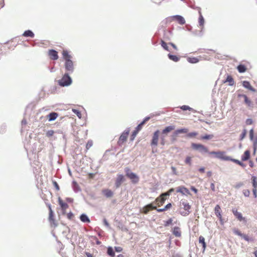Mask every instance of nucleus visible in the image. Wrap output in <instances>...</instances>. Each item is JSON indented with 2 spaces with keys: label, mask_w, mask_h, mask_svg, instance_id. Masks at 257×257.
<instances>
[{
  "label": "nucleus",
  "mask_w": 257,
  "mask_h": 257,
  "mask_svg": "<svg viewBox=\"0 0 257 257\" xmlns=\"http://www.w3.org/2000/svg\"><path fill=\"white\" fill-rule=\"evenodd\" d=\"M124 172L126 176L129 178L131 182L134 184H137L140 181V178L136 174L133 172L129 168L126 167L124 168Z\"/></svg>",
  "instance_id": "nucleus-1"
},
{
  "label": "nucleus",
  "mask_w": 257,
  "mask_h": 257,
  "mask_svg": "<svg viewBox=\"0 0 257 257\" xmlns=\"http://www.w3.org/2000/svg\"><path fill=\"white\" fill-rule=\"evenodd\" d=\"M72 79L68 73H65L62 78L58 81L59 85L63 87L70 85L72 83Z\"/></svg>",
  "instance_id": "nucleus-2"
},
{
  "label": "nucleus",
  "mask_w": 257,
  "mask_h": 257,
  "mask_svg": "<svg viewBox=\"0 0 257 257\" xmlns=\"http://www.w3.org/2000/svg\"><path fill=\"white\" fill-rule=\"evenodd\" d=\"M191 147L193 149L198 151L202 154H207L208 152V148L200 144L192 143Z\"/></svg>",
  "instance_id": "nucleus-3"
},
{
  "label": "nucleus",
  "mask_w": 257,
  "mask_h": 257,
  "mask_svg": "<svg viewBox=\"0 0 257 257\" xmlns=\"http://www.w3.org/2000/svg\"><path fill=\"white\" fill-rule=\"evenodd\" d=\"M180 205L183 206V209L185 210V211L181 212V214L184 216L189 215L191 212L190 211L191 209V205H190L187 201L185 200H181L180 201Z\"/></svg>",
  "instance_id": "nucleus-4"
},
{
  "label": "nucleus",
  "mask_w": 257,
  "mask_h": 257,
  "mask_svg": "<svg viewBox=\"0 0 257 257\" xmlns=\"http://www.w3.org/2000/svg\"><path fill=\"white\" fill-rule=\"evenodd\" d=\"M167 21L175 20L179 24L184 25L185 24V20L184 18L180 15H175L168 17L167 18Z\"/></svg>",
  "instance_id": "nucleus-5"
},
{
  "label": "nucleus",
  "mask_w": 257,
  "mask_h": 257,
  "mask_svg": "<svg viewBox=\"0 0 257 257\" xmlns=\"http://www.w3.org/2000/svg\"><path fill=\"white\" fill-rule=\"evenodd\" d=\"M129 132H130V130L129 129H126L120 135V137L119 138L118 141L117 142L118 145L119 146L122 145V144L125 141H126V140L127 139V136L128 135Z\"/></svg>",
  "instance_id": "nucleus-6"
},
{
  "label": "nucleus",
  "mask_w": 257,
  "mask_h": 257,
  "mask_svg": "<svg viewBox=\"0 0 257 257\" xmlns=\"http://www.w3.org/2000/svg\"><path fill=\"white\" fill-rule=\"evenodd\" d=\"M125 181V177L122 174H117L115 181V187L116 188H118L120 187L122 183Z\"/></svg>",
  "instance_id": "nucleus-7"
},
{
  "label": "nucleus",
  "mask_w": 257,
  "mask_h": 257,
  "mask_svg": "<svg viewBox=\"0 0 257 257\" xmlns=\"http://www.w3.org/2000/svg\"><path fill=\"white\" fill-rule=\"evenodd\" d=\"M65 68L67 71L69 73H72L74 71V67L73 62L71 59H67L65 62Z\"/></svg>",
  "instance_id": "nucleus-8"
},
{
  "label": "nucleus",
  "mask_w": 257,
  "mask_h": 257,
  "mask_svg": "<svg viewBox=\"0 0 257 257\" xmlns=\"http://www.w3.org/2000/svg\"><path fill=\"white\" fill-rule=\"evenodd\" d=\"M159 134L160 131L159 130L154 132L151 141L152 146H157L158 145Z\"/></svg>",
  "instance_id": "nucleus-9"
},
{
  "label": "nucleus",
  "mask_w": 257,
  "mask_h": 257,
  "mask_svg": "<svg viewBox=\"0 0 257 257\" xmlns=\"http://www.w3.org/2000/svg\"><path fill=\"white\" fill-rule=\"evenodd\" d=\"M188 132V129L183 128H180L176 130L173 134L172 136V140L173 141H175L176 140L177 136L182 133H186Z\"/></svg>",
  "instance_id": "nucleus-10"
},
{
  "label": "nucleus",
  "mask_w": 257,
  "mask_h": 257,
  "mask_svg": "<svg viewBox=\"0 0 257 257\" xmlns=\"http://www.w3.org/2000/svg\"><path fill=\"white\" fill-rule=\"evenodd\" d=\"M177 192L180 193L182 195H190L189 190L183 186H179L177 188Z\"/></svg>",
  "instance_id": "nucleus-11"
},
{
  "label": "nucleus",
  "mask_w": 257,
  "mask_h": 257,
  "mask_svg": "<svg viewBox=\"0 0 257 257\" xmlns=\"http://www.w3.org/2000/svg\"><path fill=\"white\" fill-rule=\"evenodd\" d=\"M215 157L224 161H228L227 158H229V156L225 155V152L224 151H218L217 155L215 156Z\"/></svg>",
  "instance_id": "nucleus-12"
},
{
  "label": "nucleus",
  "mask_w": 257,
  "mask_h": 257,
  "mask_svg": "<svg viewBox=\"0 0 257 257\" xmlns=\"http://www.w3.org/2000/svg\"><path fill=\"white\" fill-rule=\"evenodd\" d=\"M48 55L50 58L53 60H56L58 59L57 52L53 49L50 50L49 51Z\"/></svg>",
  "instance_id": "nucleus-13"
},
{
  "label": "nucleus",
  "mask_w": 257,
  "mask_h": 257,
  "mask_svg": "<svg viewBox=\"0 0 257 257\" xmlns=\"http://www.w3.org/2000/svg\"><path fill=\"white\" fill-rule=\"evenodd\" d=\"M197 10L198 11V13L199 15V19H198L199 25L200 26H201L203 28L204 26L205 21H204L203 17L201 14V8L200 7H197Z\"/></svg>",
  "instance_id": "nucleus-14"
},
{
  "label": "nucleus",
  "mask_w": 257,
  "mask_h": 257,
  "mask_svg": "<svg viewBox=\"0 0 257 257\" xmlns=\"http://www.w3.org/2000/svg\"><path fill=\"white\" fill-rule=\"evenodd\" d=\"M142 126L143 125H141V124L140 123L136 127L135 130H134L133 131V132L132 133V134L131 135V139H130L131 141H133L134 140V139L136 137V136L138 134V133H139V132L142 129Z\"/></svg>",
  "instance_id": "nucleus-15"
},
{
  "label": "nucleus",
  "mask_w": 257,
  "mask_h": 257,
  "mask_svg": "<svg viewBox=\"0 0 257 257\" xmlns=\"http://www.w3.org/2000/svg\"><path fill=\"white\" fill-rule=\"evenodd\" d=\"M58 203L61 206L63 213H65L66 210L68 208V204L64 202L60 197L58 198Z\"/></svg>",
  "instance_id": "nucleus-16"
},
{
  "label": "nucleus",
  "mask_w": 257,
  "mask_h": 257,
  "mask_svg": "<svg viewBox=\"0 0 257 257\" xmlns=\"http://www.w3.org/2000/svg\"><path fill=\"white\" fill-rule=\"evenodd\" d=\"M166 199H167V197H165V196H162V194L160 197H158L156 199L155 201H156L157 205H158V206H160V205H163Z\"/></svg>",
  "instance_id": "nucleus-17"
},
{
  "label": "nucleus",
  "mask_w": 257,
  "mask_h": 257,
  "mask_svg": "<svg viewBox=\"0 0 257 257\" xmlns=\"http://www.w3.org/2000/svg\"><path fill=\"white\" fill-rule=\"evenodd\" d=\"M232 211L233 215L238 219V220L239 221L244 220L245 218L242 217L241 213L238 212L236 209H232Z\"/></svg>",
  "instance_id": "nucleus-18"
},
{
  "label": "nucleus",
  "mask_w": 257,
  "mask_h": 257,
  "mask_svg": "<svg viewBox=\"0 0 257 257\" xmlns=\"http://www.w3.org/2000/svg\"><path fill=\"white\" fill-rule=\"evenodd\" d=\"M242 86L248 90L251 91L252 92H255L256 90L253 87H252L249 83V81H243L242 82Z\"/></svg>",
  "instance_id": "nucleus-19"
},
{
  "label": "nucleus",
  "mask_w": 257,
  "mask_h": 257,
  "mask_svg": "<svg viewBox=\"0 0 257 257\" xmlns=\"http://www.w3.org/2000/svg\"><path fill=\"white\" fill-rule=\"evenodd\" d=\"M47 206H48L49 210V220L50 222H54V213L53 211L51 208V205L50 203H46Z\"/></svg>",
  "instance_id": "nucleus-20"
},
{
  "label": "nucleus",
  "mask_w": 257,
  "mask_h": 257,
  "mask_svg": "<svg viewBox=\"0 0 257 257\" xmlns=\"http://www.w3.org/2000/svg\"><path fill=\"white\" fill-rule=\"evenodd\" d=\"M214 213L218 219H221V217H222L221 210L220 206L218 204L214 208Z\"/></svg>",
  "instance_id": "nucleus-21"
},
{
  "label": "nucleus",
  "mask_w": 257,
  "mask_h": 257,
  "mask_svg": "<svg viewBox=\"0 0 257 257\" xmlns=\"http://www.w3.org/2000/svg\"><path fill=\"white\" fill-rule=\"evenodd\" d=\"M102 192L106 198H110L113 195V192L108 189L102 190Z\"/></svg>",
  "instance_id": "nucleus-22"
},
{
  "label": "nucleus",
  "mask_w": 257,
  "mask_h": 257,
  "mask_svg": "<svg viewBox=\"0 0 257 257\" xmlns=\"http://www.w3.org/2000/svg\"><path fill=\"white\" fill-rule=\"evenodd\" d=\"M72 186L73 191L75 193H77L81 191V189L78 185V183L75 181H73L72 183Z\"/></svg>",
  "instance_id": "nucleus-23"
},
{
  "label": "nucleus",
  "mask_w": 257,
  "mask_h": 257,
  "mask_svg": "<svg viewBox=\"0 0 257 257\" xmlns=\"http://www.w3.org/2000/svg\"><path fill=\"white\" fill-rule=\"evenodd\" d=\"M250 158V151L249 150H246L243 155L241 156V160L242 161H245L248 160Z\"/></svg>",
  "instance_id": "nucleus-24"
},
{
  "label": "nucleus",
  "mask_w": 257,
  "mask_h": 257,
  "mask_svg": "<svg viewBox=\"0 0 257 257\" xmlns=\"http://www.w3.org/2000/svg\"><path fill=\"white\" fill-rule=\"evenodd\" d=\"M175 129V126L174 125H169L165 127L163 131H162V134L165 135L167 134L168 133L170 132L171 131L174 130Z\"/></svg>",
  "instance_id": "nucleus-25"
},
{
  "label": "nucleus",
  "mask_w": 257,
  "mask_h": 257,
  "mask_svg": "<svg viewBox=\"0 0 257 257\" xmlns=\"http://www.w3.org/2000/svg\"><path fill=\"white\" fill-rule=\"evenodd\" d=\"M226 82H228L229 83L228 85L229 86H233L234 84V80H233V78L232 77V76L230 75H227L226 80L225 81H224V83H226Z\"/></svg>",
  "instance_id": "nucleus-26"
},
{
  "label": "nucleus",
  "mask_w": 257,
  "mask_h": 257,
  "mask_svg": "<svg viewBox=\"0 0 257 257\" xmlns=\"http://www.w3.org/2000/svg\"><path fill=\"white\" fill-rule=\"evenodd\" d=\"M80 219L83 222L89 223L90 222L89 217L85 214H82L80 216Z\"/></svg>",
  "instance_id": "nucleus-27"
},
{
  "label": "nucleus",
  "mask_w": 257,
  "mask_h": 257,
  "mask_svg": "<svg viewBox=\"0 0 257 257\" xmlns=\"http://www.w3.org/2000/svg\"><path fill=\"white\" fill-rule=\"evenodd\" d=\"M58 116V114L56 112H51L48 115L49 121H53L55 120Z\"/></svg>",
  "instance_id": "nucleus-28"
},
{
  "label": "nucleus",
  "mask_w": 257,
  "mask_h": 257,
  "mask_svg": "<svg viewBox=\"0 0 257 257\" xmlns=\"http://www.w3.org/2000/svg\"><path fill=\"white\" fill-rule=\"evenodd\" d=\"M173 233L175 236L178 237H179L181 236V232L180 230V228L178 227H174Z\"/></svg>",
  "instance_id": "nucleus-29"
},
{
  "label": "nucleus",
  "mask_w": 257,
  "mask_h": 257,
  "mask_svg": "<svg viewBox=\"0 0 257 257\" xmlns=\"http://www.w3.org/2000/svg\"><path fill=\"white\" fill-rule=\"evenodd\" d=\"M23 36L26 37H30L31 38H33L34 37L35 35L34 33L32 31L28 30L24 32V33L23 34Z\"/></svg>",
  "instance_id": "nucleus-30"
},
{
  "label": "nucleus",
  "mask_w": 257,
  "mask_h": 257,
  "mask_svg": "<svg viewBox=\"0 0 257 257\" xmlns=\"http://www.w3.org/2000/svg\"><path fill=\"white\" fill-rule=\"evenodd\" d=\"M237 69L239 73H244L246 70V67L243 64H239L237 67Z\"/></svg>",
  "instance_id": "nucleus-31"
},
{
  "label": "nucleus",
  "mask_w": 257,
  "mask_h": 257,
  "mask_svg": "<svg viewBox=\"0 0 257 257\" xmlns=\"http://www.w3.org/2000/svg\"><path fill=\"white\" fill-rule=\"evenodd\" d=\"M199 243H202L203 249V250L204 251L205 250V248H206V243L205 242V238H204L203 236H199Z\"/></svg>",
  "instance_id": "nucleus-32"
},
{
  "label": "nucleus",
  "mask_w": 257,
  "mask_h": 257,
  "mask_svg": "<svg viewBox=\"0 0 257 257\" xmlns=\"http://www.w3.org/2000/svg\"><path fill=\"white\" fill-rule=\"evenodd\" d=\"M168 56L170 60L176 62L179 61L180 60V58L179 57L176 55H172L170 53L168 54Z\"/></svg>",
  "instance_id": "nucleus-33"
},
{
  "label": "nucleus",
  "mask_w": 257,
  "mask_h": 257,
  "mask_svg": "<svg viewBox=\"0 0 257 257\" xmlns=\"http://www.w3.org/2000/svg\"><path fill=\"white\" fill-rule=\"evenodd\" d=\"M107 253L111 257H114L115 256V252L113 248L111 246H109L107 248Z\"/></svg>",
  "instance_id": "nucleus-34"
},
{
  "label": "nucleus",
  "mask_w": 257,
  "mask_h": 257,
  "mask_svg": "<svg viewBox=\"0 0 257 257\" xmlns=\"http://www.w3.org/2000/svg\"><path fill=\"white\" fill-rule=\"evenodd\" d=\"M244 99V102L247 105L248 107L252 108L253 107V104L252 102L247 97H245Z\"/></svg>",
  "instance_id": "nucleus-35"
},
{
  "label": "nucleus",
  "mask_w": 257,
  "mask_h": 257,
  "mask_svg": "<svg viewBox=\"0 0 257 257\" xmlns=\"http://www.w3.org/2000/svg\"><path fill=\"white\" fill-rule=\"evenodd\" d=\"M251 181H252V184L253 186V189H257V180H256V177L254 176H252L251 177Z\"/></svg>",
  "instance_id": "nucleus-36"
},
{
  "label": "nucleus",
  "mask_w": 257,
  "mask_h": 257,
  "mask_svg": "<svg viewBox=\"0 0 257 257\" xmlns=\"http://www.w3.org/2000/svg\"><path fill=\"white\" fill-rule=\"evenodd\" d=\"M187 61L190 63H196L199 62V59L196 57H188Z\"/></svg>",
  "instance_id": "nucleus-37"
},
{
  "label": "nucleus",
  "mask_w": 257,
  "mask_h": 257,
  "mask_svg": "<svg viewBox=\"0 0 257 257\" xmlns=\"http://www.w3.org/2000/svg\"><path fill=\"white\" fill-rule=\"evenodd\" d=\"M62 54L65 61H66L67 59H71V56L69 54L67 51L63 50Z\"/></svg>",
  "instance_id": "nucleus-38"
},
{
  "label": "nucleus",
  "mask_w": 257,
  "mask_h": 257,
  "mask_svg": "<svg viewBox=\"0 0 257 257\" xmlns=\"http://www.w3.org/2000/svg\"><path fill=\"white\" fill-rule=\"evenodd\" d=\"M180 108L181 109H182L183 110H189V111H193V112H195V111L193 109V108L190 107V106H188V105H182L180 107Z\"/></svg>",
  "instance_id": "nucleus-39"
},
{
  "label": "nucleus",
  "mask_w": 257,
  "mask_h": 257,
  "mask_svg": "<svg viewBox=\"0 0 257 257\" xmlns=\"http://www.w3.org/2000/svg\"><path fill=\"white\" fill-rule=\"evenodd\" d=\"M161 46L166 51H170L167 44L163 40H161Z\"/></svg>",
  "instance_id": "nucleus-40"
},
{
  "label": "nucleus",
  "mask_w": 257,
  "mask_h": 257,
  "mask_svg": "<svg viewBox=\"0 0 257 257\" xmlns=\"http://www.w3.org/2000/svg\"><path fill=\"white\" fill-rule=\"evenodd\" d=\"M213 137V135H206L203 136H201V140H210L212 139Z\"/></svg>",
  "instance_id": "nucleus-41"
},
{
  "label": "nucleus",
  "mask_w": 257,
  "mask_h": 257,
  "mask_svg": "<svg viewBox=\"0 0 257 257\" xmlns=\"http://www.w3.org/2000/svg\"><path fill=\"white\" fill-rule=\"evenodd\" d=\"M253 142V148L254 152H255L257 149V137H256L253 140H251Z\"/></svg>",
  "instance_id": "nucleus-42"
},
{
  "label": "nucleus",
  "mask_w": 257,
  "mask_h": 257,
  "mask_svg": "<svg viewBox=\"0 0 257 257\" xmlns=\"http://www.w3.org/2000/svg\"><path fill=\"white\" fill-rule=\"evenodd\" d=\"M227 160H228V161H231L232 162H234L238 165H239V164H240L241 163V161L238 160H236V159H232L231 157L229 156V158H227Z\"/></svg>",
  "instance_id": "nucleus-43"
},
{
  "label": "nucleus",
  "mask_w": 257,
  "mask_h": 257,
  "mask_svg": "<svg viewBox=\"0 0 257 257\" xmlns=\"http://www.w3.org/2000/svg\"><path fill=\"white\" fill-rule=\"evenodd\" d=\"M192 160L191 157L189 156H187L185 160V162L186 164L189 165V166H191L192 165L191 163Z\"/></svg>",
  "instance_id": "nucleus-44"
},
{
  "label": "nucleus",
  "mask_w": 257,
  "mask_h": 257,
  "mask_svg": "<svg viewBox=\"0 0 257 257\" xmlns=\"http://www.w3.org/2000/svg\"><path fill=\"white\" fill-rule=\"evenodd\" d=\"M149 206L151 207L152 209L156 210L157 212H161L165 211V209H164L163 208H160V209H157L156 206H152L151 205H150Z\"/></svg>",
  "instance_id": "nucleus-45"
},
{
  "label": "nucleus",
  "mask_w": 257,
  "mask_h": 257,
  "mask_svg": "<svg viewBox=\"0 0 257 257\" xmlns=\"http://www.w3.org/2000/svg\"><path fill=\"white\" fill-rule=\"evenodd\" d=\"M174 191V189L171 188L168 192L163 193L162 196H165V197H167L169 196Z\"/></svg>",
  "instance_id": "nucleus-46"
},
{
  "label": "nucleus",
  "mask_w": 257,
  "mask_h": 257,
  "mask_svg": "<svg viewBox=\"0 0 257 257\" xmlns=\"http://www.w3.org/2000/svg\"><path fill=\"white\" fill-rule=\"evenodd\" d=\"M72 111L77 115L79 118L81 117V113L80 111L76 109H73Z\"/></svg>",
  "instance_id": "nucleus-47"
},
{
  "label": "nucleus",
  "mask_w": 257,
  "mask_h": 257,
  "mask_svg": "<svg viewBox=\"0 0 257 257\" xmlns=\"http://www.w3.org/2000/svg\"><path fill=\"white\" fill-rule=\"evenodd\" d=\"M165 137H166V136L164 135H162L161 137V138H160L161 139L160 144L162 146H164L165 144V143H166Z\"/></svg>",
  "instance_id": "nucleus-48"
},
{
  "label": "nucleus",
  "mask_w": 257,
  "mask_h": 257,
  "mask_svg": "<svg viewBox=\"0 0 257 257\" xmlns=\"http://www.w3.org/2000/svg\"><path fill=\"white\" fill-rule=\"evenodd\" d=\"M172 221H173V220L172 218H170L169 219H168V220L167 221H164V225L165 226H168L169 225H170L171 224H172Z\"/></svg>",
  "instance_id": "nucleus-49"
},
{
  "label": "nucleus",
  "mask_w": 257,
  "mask_h": 257,
  "mask_svg": "<svg viewBox=\"0 0 257 257\" xmlns=\"http://www.w3.org/2000/svg\"><path fill=\"white\" fill-rule=\"evenodd\" d=\"M233 232L234 234L238 236H241V235H242V233H241V232L238 229L234 228L233 229Z\"/></svg>",
  "instance_id": "nucleus-50"
},
{
  "label": "nucleus",
  "mask_w": 257,
  "mask_h": 257,
  "mask_svg": "<svg viewBox=\"0 0 257 257\" xmlns=\"http://www.w3.org/2000/svg\"><path fill=\"white\" fill-rule=\"evenodd\" d=\"M243 195L245 197H249L250 195V191L248 189H244L242 191Z\"/></svg>",
  "instance_id": "nucleus-51"
},
{
  "label": "nucleus",
  "mask_w": 257,
  "mask_h": 257,
  "mask_svg": "<svg viewBox=\"0 0 257 257\" xmlns=\"http://www.w3.org/2000/svg\"><path fill=\"white\" fill-rule=\"evenodd\" d=\"M246 134V131L245 130H244L240 136V138H239L240 140H243L244 138V137H245Z\"/></svg>",
  "instance_id": "nucleus-52"
},
{
  "label": "nucleus",
  "mask_w": 257,
  "mask_h": 257,
  "mask_svg": "<svg viewBox=\"0 0 257 257\" xmlns=\"http://www.w3.org/2000/svg\"><path fill=\"white\" fill-rule=\"evenodd\" d=\"M197 133L196 132H191L187 134V136L189 138H192L197 136Z\"/></svg>",
  "instance_id": "nucleus-53"
},
{
  "label": "nucleus",
  "mask_w": 257,
  "mask_h": 257,
  "mask_svg": "<svg viewBox=\"0 0 257 257\" xmlns=\"http://www.w3.org/2000/svg\"><path fill=\"white\" fill-rule=\"evenodd\" d=\"M54 133V132L53 131V130H49L48 131L47 133H46V135L47 137H51L53 135Z\"/></svg>",
  "instance_id": "nucleus-54"
},
{
  "label": "nucleus",
  "mask_w": 257,
  "mask_h": 257,
  "mask_svg": "<svg viewBox=\"0 0 257 257\" xmlns=\"http://www.w3.org/2000/svg\"><path fill=\"white\" fill-rule=\"evenodd\" d=\"M150 119V117L147 116L146 117L143 121L140 123L141 125H143L147 121H148Z\"/></svg>",
  "instance_id": "nucleus-55"
},
{
  "label": "nucleus",
  "mask_w": 257,
  "mask_h": 257,
  "mask_svg": "<svg viewBox=\"0 0 257 257\" xmlns=\"http://www.w3.org/2000/svg\"><path fill=\"white\" fill-rule=\"evenodd\" d=\"M93 143L92 141H89L86 146V149H89L92 146Z\"/></svg>",
  "instance_id": "nucleus-56"
},
{
  "label": "nucleus",
  "mask_w": 257,
  "mask_h": 257,
  "mask_svg": "<svg viewBox=\"0 0 257 257\" xmlns=\"http://www.w3.org/2000/svg\"><path fill=\"white\" fill-rule=\"evenodd\" d=\"M249 138L250 140H253L254 138H253V130L251 129L249 131Z\"/></svg>",
  "instance_id": "nucleus-57"
},
{
  "label": "nucleus",
  "mask_w": 257,
  "mask_h": 257,
  "mask_svg": "<svg viewBox=\"0 0 257 257\" xmlns=\"http://www.w3.org/2000/svg\"><path fill=\"white\" fill-rule=\"evenodd\" d=\"M114 249L116 252H121L122 250V248L120 246H115Z\"/></svg>",
  "instance_id": "nucleus-58"
},
{
  "label": "nucleus",
  "mask_w": 257,
  "mask_h": 257,
  "mask_svg": "<svg viewBox=\"0 0 257 257\" xmlns=\"http://www.w3.org/2000/svg\"><path fill=\"white\" fill-rule=\"evenodd\" d=\"M53 184L56 189L58 191L60 190L59 186L56 181H53Z\"/></svg>",
  "instance_id": "nucleus-59"
},
{
  "label": "nucleus",
  "mask_w": 257,
  "mask_h": 257,
  "mask_svg": "<svg viewBox=\"0 0 257 257\" xmlns=\"http://www.w3.org/2000/svg\"><path fill=\"white\" fill-rule=\"evenodd\" d=\"M252 122L253 121L251 118H247L245 121V123L247 125H250L252 123Z\"/></svg>",
  "instance_id": "nucleus-60"
},
{
  "label": "nucleus",
  "mask_w": 257,
  "mask_h": 257,
  "mask_svg": "<svg viewBox=\"0 0 257 257\" xmlns=\"http://www.w3.org/2000/svg\"><path fill=\"white\" fill-rule=\"evenodd\" d=\"M67 218H68L69 219L71 220V219H72V218H73V216H74V215H73V213H72V212H70L69 213H68L67 214Z\"/></svg>",
  "instance_id": "nucleus-61"
},
{
  "label": "nucleus",
  "mask_w": 257,
  "mask_h": 257,
  "mask_svg": "<svg viewBox=\"0 0 257 257\" xmlns=\"http://www.w3.org/2000/svg\"><path fill=\"white\" fill-rule=\"evenodd\" d=\"M103 224L108 228H110V225L108 222V221H107V220L104 218L103 219Z\"/></svg>",
  "instance_id": "nucleus-62"
},
{
  "label": "nucleus",
  "mask_w": 257,
  "mask_h": 257,
  "mask_svg": "<svg viewBox=\"0 0 257 257\" xmlns=\"http://www.w3.org/2000/svg\"><path fill=\"white\" fill-rule=\"evenodd\" d=\"M243 185V183L239 182V183H237L235 185V188L238 189V188H239L240 187H241V186H242Z\"/></svg>",
  "instance_id": "nucleus-63"
},
{
  "label": "nucleus",
  "mask_w": 257,
  "mask_h": 257,
  "mask_svg": "<svg viewBox=\"0 0 257 257\" xmlns=\"http://www.w3.org/2000/svg\"><path fill=\"white\" fill-rule=\"evenodd\" d=\"M252 193L254 198L257 197V189H252Z\"/></svg>",
  "instance_id": "nucleus-64"
}]
</instances>
